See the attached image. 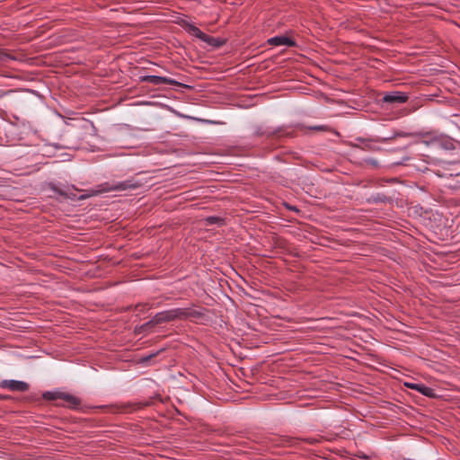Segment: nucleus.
Wrapping results in <instances>:
<instances>
[{"label":"nucleus","instance_id":"obj_1","mask_svg":"<svg viewBox=\"0 0 460 460\" xmlns=\"http://www.w3.org/2000/svg\"><path fill=\"white\" fill-rule=\"evenodd\" d=\"M203 313L191 308H172L157 313L150 321L144 323L141 329L155 326L163 323L173 322L176 320H185L189 318H200Z\"/></svg>","mask_w":460,"mask_h":460},{"label":"nucleus","instance_id":"obj_2","mask_svg":"<svg viewBox=\"0 0 460 460\" xmlns=\"http://www.w3.org/2000/svg\"><path fill=\"white\" fill-rule=\"evenodd\" d=\"M409 96L404 92L394 91L388 92L384 94L382 97L383 103H390V104H402L408 101Z\"/></svg>","mask_w":460,"mask_h":460},{"label":"nucleus","instance_id":"obj_3","mask_svg":"<svg viewBox=\"0 0 460 460\" xmlns=\"http://www.w3.org/2000/svg\"><path fill=\"white\" fill-rule=\"evenodd\" d=\"M0 387L8 389L13 392H26L29 390L30 385L26 382L18 380H3L0 383Z\"/></svg>","mask_w":460,"mask_h":460},{"label":"nucleus","instance_id":"obj_4","mask_svg":"<svg viewBox=\"0 0 460 460\" xmlns=\"http://www.w3.org/2000/svg\"><path fill=\"white\" fill-rule=\"evenodd\" d=\"M66 147L58 144H44L39 148L38 155L42 157H54L57 156L58 151Z\"/></svg>","mask_w":460,"mask_h":460},{"label":"nucleus","instance_id":"obj_5","mask_svg":"<svg viewBox=\"0 0 460 460\" xmlns=\"http://www.w3.org/2000/svg\"><path fill=\"white\" fill-rule=\"evenodd\" d=\"M141 82H146L149 84H152L154 85H161V84H171L175 85L178 84V82H176L173 79L164 77V76H159V75H145L140 77Z\"/></svg>","mask_w":460,"mask_h":460},{"label":"nucleus","instance_id":"obj_6","mask_svg":"<svg viewBox=\"0 0 460 460\" xmlns=\"http://www.w3.org/2000/svg\"><path fill=\"white\" fill-rule=\"evenodd\" d=\"M267 42L270 46H287V47L296 46L295 40L286 35H278V36L270 38L267 40Z\"/></svg>","mask_w":460,"mask_h":460},{"label":"nucleus","instance_id":"obj_7","mask_svg":"<svg viewBox=\"0 0 460 460\" xmlns=\"http://www.w3.org/2000/svg\"><path fill=\"white\" fill-rule=\"evenodd\" d=\"M60 395L61 397L59 399L64 401L66 406L71 409H77L81 404L80 399L70 394L62 392Z\"/></svg>","mask_w":460,"mask_h":460},{"label":"nucleus","instance_id":"obj_8","mask_svg":"<svg viewBox=\"0 0 460 460\" xmlns=\"http://www.w3.org/2000/svg\"><path fill=\"white\" fill-rule=\"evenodd\" d=\"M139 187V184L134 182L132 180H128L124 181H120L111 187H110L109 190H125L128 189H137Z\"/></svg>","mask_w":460,"mask_h":460},{"label":"nucleus","instance_id":"obj_9","mask_svg":"<svg viewBox=\"0 0 460 460\" xmlns=\"http://www.w3.org/2000/svg\"><path fill=\"white\" fill-rule=\"evenodd\" d=\"M53 190L58 193L60 196H63L65 198L70 199H84L86 196L81 195L80 197H76V195L69 189H58V188H53Z\"/></svg>","mask_w":460,"mask_h":460},{"label":"nucleus","instance_id":"obj_10","mask_svg":"<svg viewBox=\"0 0 460 460\" xmlns=\"http://www.w3.org/2000/svg\"><path fill=\"white\" fill-rule=\"evenodd\" d=\"M184 29L188 33L195 36L196 38L199 39L200 40H202L203 37H205V34H206L203 31H201L196 25L190 23V22H186L184 24Z\"/></svg>","mask_w":460,"mask_h":460},{"label":"nucleus","instance_id":"obj_11","mask_svg":"<svg viewBox=\"0 0 460 460\" xmlns=\"http://www.w3.org/2000/svg\"><path fill=\"white\" fill-rule=\"evenodd\" d=\"M202 41L208 43L209 46L219 48L223 46L226 42L225 40H222L220 38H215L209 35L205 34V37H203Z\"/></svg>","mask_w":460,"mask_h":460},{"label":"nucleus","instance_id":"obj_12","mask_svg":"<svg viewBox=\"0 0 460 460\" xmlns=\"http://www.w3.org/2000/svg\"><path fill=\"white\" fill-rule=\"evenodd\" d=\"M414 388H415V391L420 393L421 394H423L425 396L432 397L434 395L433 389L423 385V384H419V386H414Z\"/></svg>","mask_w":460,"mask_h":460},{"label":"nucleus","instance_id":"obj_13","mask_svg":"<svg viewBox=\"0 0 460 460\" xmlns=\"http://www.w3.org/2000/svg\"><path fill=\"white\" fill-rule=\"evenodd\" d=\"M61 393L62 392H58V391H56V392L48 391V392H45L42 396L47 401H55L61 397V395H60Z\"/></svg>","mask_w":460,"mask_h":460},{"label":"nucleus","instance_id":"obj_14","mask_svg":"<svg viewBox=\"0 0 460 460\" xmlns=\"http://www.w3.org/2000/svg\"><path fill=\"white\" fill-rule=\"evenodd\" d=\"M207 222L208 225H213V224H219V223H222L224 220L218 217H207Z\"/></svg>","mask_w":460,"mask_h":460},{"label":"nucleus","instance_id":"obj_15","mask_svg":"<svg viewBox=\"0 0 460 460\" xmlns=\"http://www.w3.org/2000/svg\"><path fill=\"white\" fill-rule=\"evenodd\" d=\"M357 140L365 144L362 147L363 150H374V147L369 144V141H367L361 137L357 138Z\"/></svg>","mask_w":460,"mask_h":460},{"label":"nucleus","instance_id":"obj_16","mask_svg":"<svg viewBox=\"0 0 460 460\" xmlns=\"http://www.w3.org/2000/svg\"><path fill=\"white\" fill-rule=\"evenodd\" d=\"M402 136H403V134L400 132V133H396L394 135H392L390 137H384L382 139H377L376 141H380V142L385 143V142H386V141H388L390 139L395 138L396 137H402Z\"/></svg>","mask_w":460,"mask_h":460},{"label":"nucleus","instance_id":"obj_17","mask_svg":"<svg viewBox=\"0 0 460 460\" xmlns=\"http://www.w3.org/2000/svg\"><path fill=\"white\" fill-rule=\"evenodd\" d=\"M280 439L283 444L287 443L288 445H293V443L296 440V438L289 437H284L281 438Z\"/></svg>","mask_w":460,"mask_h":460},{"label":"nucleus","instance_id":"obj_18","mask_svg":"<svg viewBox=\"0 0 460 460\" xmlns=\"http://www.w3.org/2000/svg\"><path fill=\"white\" fill-rule=\"evenodd\" d=\"M435 141L438 142L439 144H441L446 149H450V148L453 147V144L449 140H446L443 144L441 143L440 140H435Z\"/></svg>","mask_w":460,"mask_h":460},{"label":"nucleus","instance_id":"obj_19","mask_svg":"<svg viewBox=\"0 0 460 460\" xmlns=\"http://www.w3.org/2000/svg\"><path fill=\"white\" fill-rule=\"evenodd\" d=\"M12 58L10 55L4 53V51L0 50V61H5L7 59Z\"/></svg>","mask_w":460,"mask_h":460},{"label":"nucleus","instance_id":"obj_20","mask_svg":"<svg viewBox=\"0 0 460 460\" xmlns=\"http://www.w3.org/2000/svg\"><path fill=\"white\" fill-rule=\"evenodd\" d=\"M304 440L312 445L319 442V439L316 438H305Z\"/></svg>","mask_w":460,"mask_h":460},{"label":"nucleus","instance_id":"obj_21","mask_svg":"<svg viewBox=\"0 0 460 460\" xmlns=\"http://www.w3.org/2000/svg\"><path fill=\"white\" fill-rule=\"evenodd\" d=\"M420 383H405V385L412 390H415L414 386H419Z\"/></svg>","mask_w":460,"mask_h":460},{"label":"nucleus","instance_id":"obj_22","mask_svg":"<svg viewBox=\"0 0 460 460\" xmlns=\"http://www.w3.org/2000/svg\"><path fill=\"white\" fill-rule=\"evenodd\" d=\"M314 129H322V128H323V126L314 127Z\"/></svg>","mask_w":460,"mask_h":460},{"label":"nucleus","instance_id":"obj_23","mask_svg":"<svg viewBox=\"0 0 460 460\" xmlns=\"http://www.w3.org/2000/svg\"><path fill=\"white\" fill-rule=\"evenodd\" d=\"M377 199L380 200V201H385L386 199V198L385 197H384V199L378 198Z\"/></svg>","mask_w":460,"mask_h":460},{"label":"nucleus","instance_id":"obj_24","mask_svg":"<svg viewBox=\"0 0 460 460\" xmlns=\"http://www.w3.org/2000/svg\"><path fill=\"white\" fill-rule=\"evenodd\" d=\"M371 164H376V161H374V160H372V161H371Z\"/></svg>","mask_w":460,"mask_h":460}]
</instances>
